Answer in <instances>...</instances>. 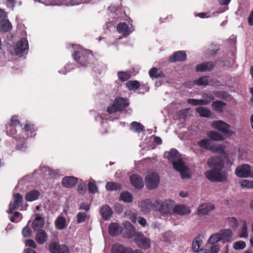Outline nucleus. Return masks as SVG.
Masks as SVG:
<instances>
[{
  "mask_svg": "<svg viewBox=\"0 0 253 253\" xmlns=\"http://www.w3.org/2000/svg\"><path fill=\"white\" fill-rule=\"evenodd\" d=\"M233 232L230 229H223L217 233L212 234L209 239V243L211 245L215 244L219 241L222 243L230 242L233 238Z\"/></svg>",
  "mask_w": 253,
  "mask_h": 253,
  "instance_id": "obj_1",
  "label": "nucleus"
},
{
  "mask_svg": "<svg viewBox=\"0 0 253 253\" xmlns=\"http://www.w3.org/2000/svg\"><path fill=\"white\" fill-rule=\"evenodd\" d=\"M72 55L77 63L82 67L89 66L94 58L92 52L86 49L75 51Z\"/></svg>",
  "mask_w": 253,
  "mask_h": 253,
  "instance_id": "obj_2",
  "label": "nucleus"
},
{
  "mask_svg": "<svg viewBox=\"0 0 253 253\" xmlns=\"http://www.w3.org/2000/svg\"><path fill=\"white\" fill-rule=\"evenodd\" d=\"M205 176L212 182H224L228 178V173L225 170H218L211 169L205 172Z\"/></svg>",
  "mask_w": 253,
  "mask_h": 253,
  "instance_id": "obj_3",
  "label": "nucleus"
},
{
  "mask_svg": "<svg viewBox=\"0 0 253 253\" xmlns=\"http://www.w3.org/2000/svg\"><path fill=\"white\" fill-rule=\"evenodd\" d=\"M130 226L132 232L134 233V241L137 246L142 249H149L151 246L150 240L146 237L141 232H135V228L131 224H130Z\"/></svg>",
  "mask_w": 253,
  "mask_h": 253,
  "instance_id": "obj_4",
  "label": "nucleus"
},
{
  "mask_svg": "<svg viewBox=\"0 0 253 253\" xmlns=\"http://www.w3.org/2000/svg\"><path fill=\"white\" fill-rule=\"evenodd\" d=\"M128 105L129 103L126 99L121 97H117L115 99L113 104L108 107L107 112L111 114L123 111Z\"/></svg>",
  "mask_w": 253,
  "mask_h": 253,
  "instance_id": "obj_5",
  "label": "nucleus"
},
{
  "mask_svg": "<svg viewBox=\"0 0 253 253\" xmlns=\"http://www.w3.org/2000/svg\"><path fill=\"white\" fill-rule=\"evenodd\" d=\"M17 126L21 127L22 125L18 119V117L14 115L11 117L10 122L6 126V132L8 135L15 138L16 140L19 138L16 135L17 133L16 127Z\"/></svg>",
  "mask_w": 253,
  "mask_h": 253,
  "instance_id": "obj_6",
  "label": "nucleus"
},
{
  "mask_svg": "<svg viewBox=\"0 0 253 253\" xmlns=\"http://www.w3.org/2000/svg\"><path fill=\"white\" fill-rule=\"evenodd\" d=\"M157 211H160L162 215L168 214L172 209L174 202L171 200H166L161 202L159 200H156Z\"/></svg>",
  "mask_w": 253,
  "mask_h": 253,
  "instance_id": "obj_7",
  "label": "nucleus"
},
{
  "mask_svg": "<svg viewBox=\"0 0 253 253\" xmlns=\"http://www.w3.org/2000/svg\"><path fill=\"white\" fill-rule=\"evenodd\" d=\"M159 182L160 176L156 173H150L145 177V184L147 188L149 190L156 188Z\"/></svg>",
  "mask_w": 253,
  "mask_h": 253,
  "instance_id": "obj_8",
  "label": "nucleus"
},
{
  "mask_svg": "<svg viewBox=\"0 0 253 253\" xmlns=\"http://www.w3.org/2000/svg\"><path fill=\"white\" fill-rule=\"evenodd\" d=\"M207 165L211 169L222 171L224 163L221 157L215 156L208 160Z\"/></svg>",
  "mask_w": 253,
  "mask_h": 253,
  "instance_id": "obj_9",
  "label": "nucleus"
},
{
  "mask_svg": "<svg viewBox=\"0 0 253 253\" xmlns=\"http://www.w3.org/2000/svg\"><path fill=\"white\" fill-rule=\"evenodd\" d=\"M235 173L239 177H253V172L251 171V167L248 164H243L237 167L235 169Z\"/></svg>",
  "mask_w": 253,
  "mask_h": 253,
  "instance_id": "obj_10",
  "label": "nucleus"
},
{
  "mask_svg": "<svg viewBox=\"0 0 253 253\" xmlns=\"http://www.w3.org/2000/svg\"><path fill=\"white\" fill-rule=\"evenodd\" d=\"M50 253H70L69 248L66 245H60L55 241L51 242L48 245Z\"/></svg>",
  "mask_w": 253,
  "mask_h": 253,
  "instance_id": "obj_11",
  "label": "nucleus"
},
{
  "mask_svg": "<svg viewBox=\"0 0 253 253\" xmlns=\"http://www.w3.org/2000/svg\"><path fill=\"white\" fill-rule=\"evenodd\" d=\"M173 169L179 172L182 178H189L188 168L184 165L182 160H178L172 164Z\"/></svg>",
  "mask_w": 253,
  "mask_h": 253,
  "instance_id": "obj_12",
  "label": "nucleus"
},
{
  "mask_svg": "<svg viewBox=\"0 0 253 253\" xmlns=\"http://www.w3.org/2000/svg\"><path fill=\"white\" fill-rule=\"evenodd\" d=\"M212 126L226 134L231 135L233 134V132L229 129L230 125L222 121H217L213 122Z\"/></svg>",
  "mask_w": 253,
  "mask_h": 253,
  "instance_id": "obj_13",
  "label": "nucleus"
},
{
  "mask_svg": "<svg viewBox=\"0 0 253 253\" xmlns=\"http://www.w3.org/2000/svg\"><path fill=\"white\" fill-rule=\"evenodd\" d=\"M139 207L141 211L145 213L149 212L151 210L157 211L156 201L152 203L150 199H146L139 203Z\"/></svg>",
  "mask_w": 253,
  "mask_h": 253,
  "instance_id": "obj_14",
  "label": "nucleus"
},
{
  "mask_svg": "<svg viewBox=\"0 0 253 253\" xmlns=\"http://www.w3.org/2000/svg\"><path fill=\"white\" fill-rule=\"evenodd\" d=\"M129 180L131 184L135 189H141L144 187L143 179L138 174H132L129 177Z\"/></svg>",
  "mask_w": 253,
  "mask_h": 253,
  "instance_id": "obj_15",
  "label": "nucleus"
},
{
  "mask_svg": "<svg viewBox=\"0 0 253 253\" xmlns=\"http://www.w3.org/2000/svg\"><path fill=\"white\" fill-rule=\"evenodd\" d=\"M187 58L185 51L180 50L174 52L169 58V62L173 63L176 62L184 61Z\"/></svg>",
  "mask_w": 253,
  "mask_h": 253,
  "instance_id": "obj_16",
  "label": "nucleus"
},
{
  "mask_svg": "<svg viewBox=\"0 0 253 253\" xmlns=\"http://www.w3.org/2000/svg\"><path fill=\"white\" fill-rule=\"evenodd\" d=\"M28 49V42L25 38H22L15 45V53L17 55L22 54Z\"/></svg>",
  "mask_w": 253,
  "mask_h": 253,
  "instance_id": "obj_17",
  "label": "nucleus"
},
{
  "mask_svg": "<svg viewBox=\"0 0 253 253\" xmlns=\"http://www.w3.org/2000/svg\"><path fill=\"white\" fill-rule=\"evenodd\" d=\"M117 31L119 34H121L126 37L132 32L133 29L132 28V25H131V27H129L126 23L120 22L117 25Z\"/></svg>",
  "mask_w": 253,
  "mask_h": 253,
  "instance_id": "obj_18",
  "label": "nucleus"
},
{
  "mask_svg": "<svg viewBox=\"0 0 253 253\" xmlns=\"http://www.w3.org/2000/svg\"><path fill=\"white\" fill-rule=\"evenodd\" d=\"M197 143L200 148L207 150L216 152L217 151L218 149V148H216L214 145H212L211 143V140L208 138L201 139L197 141Z\"/></svg>",
  "mask_w": 253,
  "mask_h": 253,
  "instance_id": "obj_19",
  "label": "nucleus"
},
{
  "mask_svg": "<svg viewBox=\"0 0 253 253\" xmlns=\"http://www.w3.org/2000/svg\"><path fill=\"white\" fill-rule=\"evenodd\" d=\"M100 213L104 220H108L113 213L112 209L107 205H103L100 209Z\"/></svg>",
  "mask_w": 253,
  "mask_h": 253,
  "instance_id": "obj_20",
  "label": "nucleus"
},
{
  "mask_svg": "<svg viewBox=\"0 0 253 253\" xmlns=\"http://www.w3.org/2000/svg\"><path fill=\"white\" fill-rule=\"evenodd\" d=\"M44 225V219L39 213L36 214L35 219L33 221L32 227L35 231L42 230Z\"/></svg>",
  "mask_w": 253,
  "mask_h": 253,
  "instance_id": "obj_21",
  "label": "nucleus"
},
{
  "mask_svg": "<svg viewBox=\"0 0 253 253\" xmlns=\"http://www.w3.org/2000/svg\"><path fill=\"white\" fill-rule=\"evenodd\" d=\"M122 230V227L117 223H111L109 226L108 231L111 236L114 237L121 234Z\"/></svg>",
  "mask_w": 253,
  "mask_h": 253,
  "instance_id": "obj_22",
  "label": "nucleus"
},
{
  "mask_svg": "<svg viewBox=\"0 0 253 253\" xmlns=\"http://www.w3.org/2000/svg\"><path fill=\"white\" fill-rule=\"evenodd\" d=\"M78 178L74 176H65L62 180V185L66 188H72L78 183Z\"/></svg>",
  "mask_w": 253,
  "mask_h": 253,
  "instance_id": "obj_23",
  "label": "nucleus"
},
{
  "mask_svg": "<svg viewBox=\"0 0 253 253\" xmlns=\"http://www.w3.org/2000/svg\"><path fill=\"white\" fill-rule=\"evenodd\" d=\"M215 66V64L212 62H207L203 63L198 64L196 67L197 72H206L211 70Z\"/></svg>",
  "mask_w": 253,
  "mask_h": 253,
  "instance_id": "obj_24",
  "label": "nucleus"
},
{
  "mask_svg": "<svg viewBox=\"0 0 253 253\" xmlns=\"http://www.w3.org/2000/svg\"><path fill=\"white\" fill-rule=\"evenodd\" d=\"M129 248L120 243H116L112 247L111 253H130Z\"/></svg>",
  "mask_w": 253,
  "mask_h": 253,
  "instance_id": "obj_25",
  "label": "nucleus"
},
{
  "mask_svg": "<svg viewBox=\"0 0 253 253\" xmlns=\"http://www.w3.org/2000/svg\"><path fill=\"white\" fill-rule=\"evenodd\" d=\"M35 235V240L40 245L44 244L47 240L48 236L47 233L44 230L37 231Z\"/></svg>",
  "mask_w": 253,
  "mask_h": 253,
  "instance_id": "obj_26",
  "label": "nucleus"
},
{
  "mask_svg": "<svg viewBox=\"0 0 253 253\" xmlns=\"http://www.w3.org/2000/svg\"><path fill=\"white\" fill-rule=\"evenodd\" d=\"M214 208V206L211 204H201L198 208V213L199 214H208L210 211L213 210Z\"/></svg>",
  "mask_w": 253,
  "mask_h": 253,
  "instance_id": "obj_27",
  "label": "nucleus"
},
{
  "mask_svg": "<svg viewBox=\"0 0 253 253\" xmlns=\"http://www.w3.org/2000/svg\"><path fill=\"white\" fill-rule=\"evenodd\" d=\"M10 204L14 207V209H18L20 207H23V196L19 193H15L13 196V201L11 202Z\"/></svg>",
  "mask_w": 253,
  "mask_h": 253,
  "instance_id": "obj_28",
  "label": "nucleus"
},
{
  "mask_svg": "<svg viewBox=\"0 0 253 253\" xmlns=\"http://www.w3.org/2000/svg\"><path fill=\"white\" fill-rule=\"evenodd\" d=\"M173 212L181 215H184L189 214L190 212V210L189 207L184 205H177L173 207Z\"/></svg>",
  "mask_w": 253,
  "mask_h": 253,
  "instance_id": "obj_29",
  "label": "nucleus"
},
{
  "mask_svg": "<svg viewBox=\"0 0 253 253\" xmlns=\"http://www.w3.org/2000/svg\"><path fill=\"white\" fill-rule=\"evenodd\" d=\"M23 129L25 130L26 134L28 137H34L36 135L37 128L32 123H26Z\"/></svg>",
  "mask_w": 253,
  "mask_h": 253,
  "instance_id": "obj_30",
  "label": "nucleus"
},
{
  "mask_svg": "<svg viewBox=\"0 0 253 253\" xmlns=\"http://www.w3.org/2000/svg\"><path fill=\"white\" fill-rule=\"evenodd\" d=\"M239 222L241 227L238 231V235L241 238H247L248 237V232L247 222L244 219H240Z\"/></svg>",
  "mask_w": 253,
  "mask_h": 253,
  "instance_id": "obj_31",
  "label": "nucleus"
},
{
  "mask_svg": "<svg viewBox=\"0 0 253 253\" xmlns=\"http://www.w3.org/2000/svg\"><path fill=\"white\" fill-rule=\"evenodd\" d=\"M168 159L172 164L175 162L178 161V160H181L179 153L175 149H171L169 152Z\"/></svg>",
  "mask_w": 253,
  "mask_h": 253,
  "instance_id": "obj_32",
  "label": "nucleus"
},
{
  "mask_svg": "<svg viewBox=\"0 0 253 253\" xmlns=\"http://www.w3.org/2000/svg\"><path fill=\"white\" fill-rule=\"evenodd\" d=\"M40 195L39 191L33 190L28 192L25 195V199L28 202H32L38 199Z\"/></svg>",
  "mask_w": 253,
  "mask_h": 253,
  "instance_id": "obj_33",
  "label": "nucleus"
},
{
  "mask_svg": "<svg viewBox=\"0 0 253 253\" xmlns=\"http://www.w3.org/2000/svg\"><path fill=\"white\" fill-rule=\"evenodd\" d=\"M203 243L202 237L200 235H198L193 241L192 249L194 252L197 253L200 251V247Z\"/></svg>",
  "mask_w": 253,
  "mask_h": 253,
  "instance_id": "obj_34",
  "label": "nucleus"
},
{
  "mask_svg": "<svg viewBox=\"0 0 253 253\" xmlns=\"http://www.w3.org/2000/svg\"><path fill=\"white\" fill-rule=\"evenodd\" d=\"M149 75L151 78H159L165 77V74L160 69L153 67L149 71Z\"/></svg>",
  "mask_w": 253,
  "mask_h": 253,
  "instance_id": "obj_35",
  "label": "nucleus"
},
{
  "mask_svg": "<svg viewBox=\"0 0 253 253\" xmlns=\"http://www.w3.org/2000/svg\"><path fill=\"white\" fill-rule=\"evenodd\" d=\"M226 105V103L221 100H216L213 101L211 104L212 109L216 112L221 113L223 109Z\"/></svg>",
  "mask_w": 253,
  "mask_h": 253,
  "instance_id": "obj_36",
  "label": "nucleus"
},
{
  "mask_svg": "<svg viewBox=\"0 0 253 253\" xmlns=\"http://www.w3.org/2000/svg\"><path fill=\"white\" fill-rule=\"evenodd\" d=\"M12 28V25L8 19H4L0 22V31L6 32L10 31Z\"/></svg>",
  "mask_w": 253,
  "mask_h": 253,
  "instance_id": "obj_37",
  "label": "nucleus"
},
{
  "mask_svg": "<svg viewBox=\"0 0 253 253\" xmlns=\"http://www.w3.org/2000/svg\"><path fill=\"white\" fill-rule=\"evenodd\" d=\"M105 188L109 191H116L121 188V185L120 184L114 182H107Z\"/></svg>",
  "mask_w": 253,
  "mask_h": 253,
  "instance_id": "obj_38",
  "label": "nucleus"
},
{
  "mask_svg": "<svg viewBox=\"0 0 253 253\" xmlns=\"http://www.w3.org/2000/svg\"><path fill=\"white\" fill-rule=\"evenodd\" d=\"M204 97V99H199V105H208L214 99V96L212 94H206Z\"/></svg>",
  "mask_w": 253,
  "mask_h": 253,
  "instance_id": "obj_39",
  "label": "nucleus"
},
{
  "mask_svg": "<svg viewBox=\"0 0 253 253\" xmlns=\"http://www.w3.org/2000/svg\"><path fill=\"white\" fill-rule=\"evenodd\" d=\"M208 136L210 139L214 141H221L224 139L222 135L219 133L211 130L208 133Z\"/></svg>",
  "mask_w": 253,
  "mask_h": 253,
  "instance_id": "obj_40",
  "label": "nucleus"
},
{
  "mask_svg": "<svg viewBox=\"0 0 253 253\" xmlns=\"http://www.w3.org/2000/svg\"><path fill=\"white\" fill-rule=\"evenodd\" d=\"M196 111L200 116L203 117H209L211 115V111L204 107H198L196 109Z\"/></svg>",
  "mask_w": 253,
  "mask_h": 253,
  "instance_id": "obj_41",
  "label": "nucleus"
},
{
  "mask_svg": "<svg viewBox=\"0 0 253 253\" xmlns=\"http://www.w3.org/2000/svg\"><path fill=\"white\" fill-rule=\"evenodd\" d=\"M130 128L134 132H140L144 130V126L140 123L137 122H133L130 124Z\"/></svg>",
  "mask_w": 253,
  "mask_h": 253,
  "instance_id": "obj_42",
  "label": "nucleus"
},
{
  "mask_svg": "<svg viewBox=\"0 0 253 253\" xmlns=\"http://www.w3.org/2000/svg\"><path fill=\"white\" fill-rule=\"evenodd\" d=\"M56 228L58 229H63L66 226V220L63 216H59L55 221Z\"/></svg>",
  "mask_w": 253,
  "mask_h": 253,
  "instance_id": "obj_43",
  "label": "nucleus"
},
{
  "mask_svg": "<svg viewBox=\"0 0 253 253\" xmlns=\"http://www.w3.org/2000/svg\"><path fill=\"white\" fill-rule=\"evenodd\" d=\"M126 86L129 90H135L140 87V84L137 81H131L126 83Z\"/></svg>",
  "mask_w": 253,
  "mask_h": 253,
  "instance_id": "obj_44",
  "label": "nucleus"
},
{
  "mask_svg": "<svg viewBox=\"0 0 253 253\" xmlns=\"http://www.w3.org/2000/svg\"><path fill=\"white\" fill-rule=\"evenodd\" d=\"M120 199L127 203H130L132 201V196L128 191L121 193Z\"/></svg>",
  "mask_w": 253,
  "mask_h": 253,
  "instance_id": "obj_45",
  "label": "nucleus"
},
{
  "mask_svg": "<svg viewBox=\"0 0 253 253\" xmlns=\"http://www.w3.org/2000/svg\"><path fill=\"white\" fill-rule=\"evenodd\" d=\"M117 75L119 80L122 82L127 81L131 77L130 74L128 72L119 71Z\"/></svg>",
  "mask_w": 253,
  "mask_h": 253,
  "instance_id": "obj_46",
  "label": "nucleus"
},
{
  "mask_svg": "<svg viewBox=\"0 0 253 253\" xmlns=\"http://www.w3.org/2000/svg\"><path fill=\"white\" fill-rule=\"evenodd\" d=\"M195 84L198 85H209L208 77L203 76L195 81Z\"/></svg>",
  "mask_w": 253,
  "mask_h": 253,
  "instance_id": "obj_47",
  "label": "nucleus"
},
{
  "mask_svg": "<svg viewBox=\"0 0 253 253\" xmlns=\"http://www.w3.org/2000/svg\"><path fill=\"white\" fill-rule=\"evenodd\" d=\"M241 186L242 187L248 189L253 188V181L247 179L242 180L240 182Z\"/></svg>",
  "mask_w": 253,
  "mask_h": 253,
  "instance_id": "obj_48",
  "label": "nucleus"
},
{
  "mask_svg": "<svg viewBox=\"0 0 253 253\" xmlns=\"http://www.w3.org/2000/svg\"><path fill=\"white\" fill-rule=\"evenodd\" d=\"M227 221L229 226L232 228H235L238 226V220L234 217H230L227 219Z\"/></svg>",
  "mask_w": 253,
  "mask_h": 253,
  "instance_id": "obj_49",
  "label": "nucleus"
},
{
  "mask_svg": "<svg viewBox=\"0 0 253 253\" xmlns=\"http://www.w3.org/2000/svg\"><path fill=\"white\" fill-rule=\"evenodd\" d=\"M77 222L78 223H83L85 221L87 218V214L85 212H80L77 215Z\"/></svg>",
  "mask_w": 253,
  "mask_h": 253,
  "instance_id": "obj_50",
  "label": "nucleus"
},
{
  "mask_svg": "<svg viewBox=\"0 0 253 253\" xmlns=\"http://www.w3.org/2000/svg\"><path fill=\"white\" fill-rule=\"evenodd\" d=\"M245 247L246 243L243 241L236 242L233 244V248L237 250L243 249Z\"/></svg>",
  "mask_w": 253,
  "mask_h": 253,
  "instance_id": "obj_51",
  "label": "nucleus"
},
{
  "mask_svg": "<svg viewBox=\"0 0 253 253\" xmlns=\"http://www.w3.org/2000/svg\"><path fill=\"white\" fill-rule=\"evenodd\" d=\"M88 191L91 193L94 194L98 192L97 187L96 184L93 182H89L88 184Z\"/></svg>",
  "mask_w": 253,
  "mask_h": 253,
  "instance_id": "obj_52",
  "label": "nucleus"
},
{
  "mask_svg": "<svg viewBox=\"0 0 253 253\" xmlns=\"http://www.w3.org/2000/svg\"><path fill=\"white\" fill-rule=\"evenodd\" d=\"M32 231L31 229L26 226L22 230V235L24 237H30L31 236Z\"/></svg>",
  "mask_w": 253,
  "mask_h": 253,
  "instance_id": "obj_53",
  "label": "nucleus"
},
{
  "mask_svg": "<svg viewBox=\"0 0 253 253\" xmlns=\"http://www.w3.org/2000/svg\"><path fill=\"white\" fill-rule=\"evenodd\" d=\"M86 190V185L85 183H80L78 187V191L79 193L83 194L85 193Z\"/></svg>",
  "mask_w": 253,
  "mask_h": 253,
  "instance_id": "obj_54",
  "label": "nucleus"
},
{
  "mask_svg": "<svg viewBox=\"0 0 253 253\" xmlns=\"http://www.w3.org/2000/svg\"><path fill=\"white\" fill-rule=\"evenodd\" d=\"M72 5H78L80 3H87L89 0H69Z\"/></svg>",
  "mask_w": 253,
  "mask_h": 253,
  "instance_id": "obj_55",
  "label": "nucleus"
},
{
  "mask_svg": "<svg viewBox=\"0 0 253 253\" xmlns=\"http://www.w3.org/2000/svg\"><path fill=\"white\" fill-rule=\"evenodd\" d=\"M16 3L15 0H6V5L8 8L13 9L15 6Z\"/></svg>",
  "mask_w": 253,
  "mask_h": 253,
  "instance_id": "obj_56",
  "label": "nucleus"
},
{
  "mask_svg": "<svg viewBox=\"0 0 253 253\" xmlns=\"http://www.w3.org/2000/svg\"><path fill=\"white\" fill-rule=\"evenodd\" d=\"M26 245L28 246L35 249L37 248V245L34 240L32 239H28L26 241Z\"/></svg>",
  "mask_w": 253,
  "mask_h": 253,
  "instance_id": "obj_57",
  "label": "nucleus"
},
{
  "mask_svg": "<svg viewBox=\"0 0 253 253\" xmlns=\"http://www.w3.org/2000/svg\"><path fill=\"white\" fill-rule=\"evenodd\" d=\"M79 209L81 210H84L86 211H88L90 210V206L87 203H82L80 205Z\"/></svg>",
  "mask_w": 253,
  "mask_h": 253,
  "instance_id": "obj_58",
  "label": "nucleus"
},
{
  "mask_svg": "<svg viewBox=\"0 0 253 253\" xmlns=\"http://www.w3.org/2000/svg\"><path fill=\"white\" fill-rule=\"evenodd\" d=\"M187 102L188 104H190L191 105H194V106L199 105V99H193V98L188 99L187 100Z\"/></svg>",
  "mask_w": 253,
  "mask_h": 253,
  "instance_id": "obj_59",
  "label": "nucleus"
},
{
  "mask_svg": "<svg viewBox=\"0 0 253 253\" xmlns=\"http://www.w3.org/2000/svg\"><path fill=\"white\" fill-rule=\"evenodd\" d=\"M17 149L22 151H26V150L27 149V146H26V144L25 142L24 141L21 144H17Z\"/></svg>",
  "mask_w": 253,
  "mask_h": 253,
  "instance_id": "obj_60",
  "label": "nucleus"
},
{
  "mask_svg": "<svg viewBox=\"0 0 253 253\" xmlns=\"http://www.w3.org/2000/svg\"><path fill=\"white\" fill-rule=\"evenodd\" d=\"M219 246L218 245H213L211 248V253H217L219 251Z\"/></svg>",
  "mask_w": 253,
  "mask_h": 253,
  "instance_id": "obj_61",
  "label": "nucleus"
},
{
  "mask_svg": "<svg viewBox=\"0 0 253 253\" xmlns=\"http://www.w3.org/2000/svg\"><path fill=\"white\" fill-rule=\"evenodd\" d=\"M248 22L249 25L253 26V10L251 11L249 16Z\"/></svg>",
  "mask_w": 253,
  "mask_h": 253,
  "instance_id": "obj_62",
  "label": "nucleus"
},
{
  "mask_svg": "<svg viewBox=\"0 0 253 253\" xmlns=\"http://www.w3.org/2000/svg\"><path fill=\"white\" fill-rule=\"evenodd\" d=\"M138 222L141 225L145 226L146 224V221L144 217H139L138 218Z\"/></svg>",
  "mask_w": 253,
  "mask_h": 253,
  "instance_id": "obj_63",
  "label": "nucleus"
},
{
  "mask_svg": "<svg viewBox=\"0 0 253 253\" xmlns=\"http://www.w3.org/2000/svg\"><path fill=\"white\" fill-rule=\"evenodd\" d=\"M6 17V13L5 11L0 9V22L5 19Z\"/></svg>",
  "mask_w": 253,
  "mask_h": 253,
  "instance_id": "obj_64",
  "label": "nucleus"
}]
</instances>
